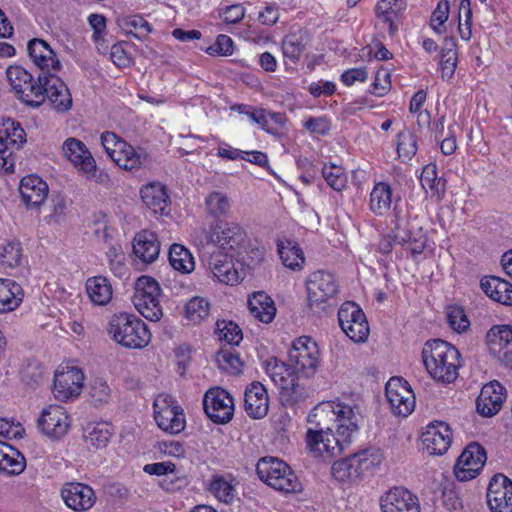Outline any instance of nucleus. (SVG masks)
Instances as JSON below:
<instances>
[{"label": "nucleus", "mask_w": 512, "mask_h": 512, "mask_svg": "<svg viewBox=\"0 0 512 512\" xmlns=\"http://www.w3.org/2000/svg\"><path fill=\"white\" fill-rule=\"evenodd\" d=\"M265 370L279 390L280 402L288 401V365L276 357H271L265 362Z\"/></svg>", "instance_id": "37"}, {"label": "nucleus", "mask_w": 512, "mask_h": 512, "mask_svg": "<svg viewBox=\"0 0 512 512\" xmlns=\"http://www.w3.org/2000/svg\"><path fill=\"white\" fill-rule=\"evenodd\" d=\"M394 219L391 221V233L393 239L398 244L405 246L406 243L411 240V237L416 230L412 222L410 221L407 214H401L399 211L394 209Z\"/></svg>", "instance_id": "42"}, {"label": "nucleus", "mask_w": 512, "mask_h": 512, "mask_svg": "<svg viewBox=\"0 0 512 512\" xmlns=\"http://www.w3.org/2000/svg\"><path fill=\"white\" fill-rule=\"evenodd\" d=\"M60 494L65 505L75 512H86L96 503L95 491L85 483L67 482Z\"/></svg>", "instance_id": "20"}, {"label": "nucleus", "mask_w": 512, "mask_h": 512, "mask_svg": "<svg viewBox=\"0 0 512 512\" xmlns=\"http://www.w3.org/2000/svg\"><path fill=\"white\" fill-rule=\"evenodd\" d=\"M27 51L32 62L41 70L39 75L56 73L62 65L50 45L39 38L28 42Z\"/></svg>", "instance_id": "23"}, {"label": "nucleus", "mask_w": 512, "mask_h": 512, "mask_svg": "<svg viewBox=\"0 0 512 512\" xmlns=\"http://www.w3.org/2000/svg\"><path fill=\"white\" fill-rule=\"evenodd\" d=\"M169 262L173 269L189 274L195 269V262L190 251L181 244H172L169 249Z\"/></svg>", "instance_id": "43"}, {"label": "nucleus", "mask_w": 512, "mask_h": 512, "mask_svg": "<svg viewBox=\"0 0 512 512\" xmlns=\"http://www.w3.org/2000/svg\"><path fill=\"white\" fill-rule=\"evenodd\" d=\"M154 419L160 429L179 434L185 428V416L181 406L168 394H159L153 403Z\"/></svg>", "instance_id": "9"}, {"label": "nucleus", "mask_w": 512, "mask_h": 512, "mask_svg": "<svg viewBox=\"0 0 512 512\" xmlns=\"http://www.w3.org/2000/svg\"><path fill=\"white\" fill-rule=\"evenodd\" d=\"M176 465L172 462H158L146 464L143 471L149 475L163 476L160 486L165 491L171 492L179 488L176 482L179 480L175 475Z\"/></svg>", "instance_id": "40"}, {"label": "nucleus", "mask_w": 512, "mask_h": 512, "mask_svg": "<svg viewBox=\"0 0 512 512\" xmlns=\"http://www.w3.org/2000/svg\"><path fill=\"white\" fill-rule=\"evenodd\" d=\"M505 392V388L498 381L485 384L476 400L478 413L485 417L497 414L506 397Z\"/></svg>", "instance_id": "26"}, {"label": "nucleus", "mask_w": 512, "mask_h": 512, "mask_svg": "<svg viewBox=\"0 0 512 512\" xmlns=\"http://www.w3.org/2000/svg\"><path fill=\"white\" fill-rule=\"evenodd\" d=\"M420 182L424 189L429 188L436 193L444 190V181L437 176V168L434 164H428L423 168Z\"/></svg>", "instance_id": "57"}, {"label": "nucleus", "mask_w": 512, "mask_h": 512, "mask_svg": "<svg viewBox=\"0 0 512 512\" xmlns=\"http://www.w3.org/2000/svg\"><path fill=\"white\" fill-rule=\"evenodd\" d=\"M386 398L395 415L406 417L415 408V395L408 382L398 378H391L385 387Z\"/></svg>", "instance_id": "13"}, {"label": "nucleus", "mask_w": 512, "mask_h": 512, "mask_svg": "<svg viewBox=\"0 0 512 512\" xmlns=\"http://www.w3.org/2000/svg\"><path fill=\"white\" fill-rule=\"evenodd\" d=\"M48 185L37 175H28L21 179L19 192L28 209L39 208L48 196Z\"/></svg>", "instance_id": "29"}, {"label": "nucleus", "mask_w": 512, "mask_h": 512, "mask_svg": "<svg viewBox=\"0 0 512 512\" xmlns=\"http://www.w3.org/2000/svg\"><path fill=\"white\" fill-rule=\"evenodd\" d=\"M203 408L207 417L216 424L230 422L234 415L233 397L220 387L210 388L203 397Z\"/></svg>", "instance_id": "12"}, {"label": "nucleus", "mask_w": 512, "mask_h": 512, "mask_svg": "<svg viewBox=\"0 0 512 512\" xmlns=\"http://www.w3.org/2000/svg\"><path fill=\"white\" fill-rule=\"evenodd\" d=\"M111 431L107 424H97L87 435V441L97 449L104 448L110 441Z\"/></svg>", "instance_id": "58"}, {"label": "nucleus", "mask_w": 512, "mask_h": 512, "mask_svg": "<svg viewBox=\"0 0 512 512\" xmlns=\"http://www.w3.org/2000/svg\"><path fill=\"white\" fill-rule=\"evenodd\" d=\"M48 209L49 213L44 217V222L47 225L57 228L65 224L67 219V204L63 195H53Z\"/></svg>", "instance_id": "45"}, {"label": "nucleus", "mask_w": 512, "mask_h": 512, "mask_svg": "<svg viewBox=\"0 0 512 512\" xmlns=\"http://www.w3.org/2000/svg\"><path fill=\"white\" fill-rule=\"evenodd\" d=\"M209 302L202 297H193L185 305V317L193 324L200 323L209 315Z\"/></svg>", "instance_id": "47"}, {"label": "nucleus", "mask_w": 512, "mask_h": 512, "mask_svg": "<svg viewBox=\"0 0 512 512\" xmlns=\"http://www.w3.org/2000/svg\"><path fill=\"white\" fill-rule=\"evenodd\" d=\"M25 467V457L13 446L0 441V472L7 475H19Z\"/></svg>", "instance_id": "34"}, {"label": "nucleus", "mask_w": 512, "mask_h": 512, "mask_svg": "<svg viewBox=\"0 0 512 512\" xmlns=\"http://www.w3.org/2000/svg\"><path fill=\"white\" fill-rule=\"evenodd\" d=\"M382 512H420L418 498L403 487H393L380 498Z\"/></svg>", "instance_id": "24"}, {"label": "nucleus", "mask_w": 512, "mask_h": 512, "mask_svg": "<svg viewBox=\"0 0 512 512\" xmlns=\"http://www.w3.org/2000/svg\"><path fill=\"white\" fill-rule=\"evenodd\" d=\"M490 353L502 364L512 367V326L495 325L486 335Z\"/></svg>", "instance_id": "22"}, {"label": "nucleus", "mask_w": 512, "mask_h": 512, "mask_svg": "<svg viewBox=\"0 0 512 512\" xmlns=\"http://www.w3.org/2000/svg\"><path fill=\"white\" fill-rule=\"evenodd\" d=\"M208 212L214 217H221L228 214L230 201L228 197L220 192H212L205 201Z\"/></svg>", "instance_id": "50"}, {"label": "nucleus", "mask_w": 512, "mask_h": 512, "mask_svg": "<svg viewBox=\"0 0 512 512\" xmlns=\"http://www.w3.org/2000/svg\"><path fill=\"white\" fill-rule=\"evenodd\" d=\"M269 400L266 388L260 382H252L244 392V410L253 419H262L268 413Z\"/></svg>", "instance_id": "30"}, {"label": "nucleus", "mask_w": 512, "mask_h": 512, "mask_svg": "<svg viewBox=\"0 0 512 512\" xmlns=\"http://www.w3.org/2000/svg\"><path fill=\"white\" fill-rule=\"evenodd\" d=\"M100 139L105 152L112 160L117 154V150H120L122 147H125L126 143V141L121 139L114 132L110 131L102 133Z\"/></svg>", "instance_id": "62"}, {"label": "nucleus", "mask_w": 512, "mask_h": 512, "mask_svg": "<svg viewBox=\"0 0 512 512\" xmlns=\"http://www.w3.org/2000/svg\"><path fill=\"white\" fill-rule=\"evenodd\" d=\"M383 461L380 449L369 447L339 461L331 467L332 476L342 483H355L374 473Z\"/></svg>", "instance_id": "4"}, {"label": "nucleus", "mask_w": 512, "mask_h": 512, "mask_svg": "<svg viewBox=\"0 0 512 512\" xmlns=\"http://www.w3.org/2000/svg\"><path fill=\"white\" fill-rule=\"evenodd\" d=\"M40 431L50 439L59 440L69 431L71 422L66 410L58 405L44 408L37 420Z\"/></svg>", "instance_id": "14"}, {"label": "nucleus", "mask_w": 512, "mask_h": 512, "mask_svg": "<svg viewBox=\"0 0 512 512\" xmlns=\"http://www.w3.org/2000/svg\"><path fill=\"white\" fill-rule=\"evenodd\" d=\"M62 152L65 158L82 173L87 179L97 183H105L108 174L101 171L97 174V165L94 157L87 146L77 138H67L62 145Z\"/></svg>", "instance_id": "8"}, {"label": "nucleus", "mask_w": 512, "mask_h": 512, "mask_svg": "<svg viewBox=\"0 0 512 512\" xmlns=\"http://www.w3.org/2000/svg\"><path fill=\"white\" fill-rule=\"evenodd\" d=\"M303 126L312 134L326 135L331 128V122L326 116L309 117Z\"/></svg>", "instance_id": "64"}, {"label": "nucleus", "mask_w": 512, "mask_h": 512, "mask_svg": "<svg viewBox=\"0 0 512 512\" xmlns=\"http://www.w3.org/2000/svg\"><path fill=\"white\" fill-rule=\"evenodd\" d=\"M460 353L450 343L433 339L425 343L422 359L431 377L443 383H452L458 377Z\"/></svg>", "instance_id": "2"}, {"label": "nucleus", "mask_w": 512, "mask_h": 512, "mask_svg": "<svg viewBox=\"0 0 512 512\" xmlns=\"http://www.w3.org/2000/svg\"><path fill=\"white\" fill-rule=\"evenodd\" d=\"M486 497L491 512H512V481L504 474H495L489 482Z\"/></svg>", "instance_id": "19"}, {"label": "nucleus", "mask_w": 512, "mask_h": 512, "mask_svg": "<svg viewBox=\"0 0 512 512\" xmlns=\"http://www.w3.org/2000/svg\"><path fill=\"white\" fill-rule=\"evenodd\" d=\"M86 292L94 305H107L113 295V289L110 281L105 276H93L86 280Z\"/></svg>", "instance_id": "38"}, {"label": "nucleus", "mask_w": 512, "mask_h": 512, "mask_svg": "<svg viewBox=\"0 0 512 512\" xmlns=\"http://www.w3.org/2000/svg\"><path fill=\"white\" fill-rule=\"evenodd\" d=\"M23 297L24 291L20 284L12 279H0V313L18 308Z\"/></svg>", "instance_id": "36"}, {"label": "nucleus", "mask_w": 512, "mask_h": 512, "mask_svg": "<svg viewBox=\"0 0 512 512\" xmlns=\"http://www.w3.org/2000/svg\"><path fill=\"white\" fill-rule=\"evenodd\" d=\"M124 26L128 34L138 39L147 36L151 31L150 24L141 16H131L124 21Z\"/></svg>", "instance_id": "59"}, {"label": "nucleus", "mask_w": 512, "mask_h": 512, "mask_svg": "<svg viewBox=\"0 0 512 512\" xmlns=\"http://www.w3.org/2000/svg\"><path fill=\"white\" fill-rule=\"evenodd\" d=\"M6 79L15 97L22 103L37 108L43 104L41 85L43 81L20 65H10L6 69Z\"/></svg>", "instance_id": "5"}, {"label": "nucleus", "mask_w": 512, "mask_h": 512, "mask_svg": "<svg viewBox=\"0 0 512 512\" xmlns=\"http://www.w3.org/2000/svg\"><path fill=\"white\" fill-rule=\"evenodd\" d=\"M83 383L84 374L81 369L66 366L55 372L53 394L58 400L67 401L80 394Z\"/></svg>", "instance_id": "17"}, {"label": "nucleus", "mask_w": 512, "mask_h": 512, "mask_svg": "<svg viewBox=\"0 0 512 512\" xmlns=\"http://www.w3.org/2000/svg\"><path fill=\"white\" fill-rule=\"evenodd\" d=\"M25 142L26 133L18 122L12 119L3 122V129H0V171H14L13 148L19 149Z\"/></svg>", "instance_id": "10"}, {"label": "nucleus", "mask_w": 512, "mask_h": 512, "mask_svg": "<svg viewBox=\"0 0 512 512\" xmlns=\"http://www.w3.org/2000/svg\"><path fill=\"white\" fill-rule=\"evenodd\" d=\"M208 490L218 501L225 504L232 503L236 494L233 480L222 475H216L212 478Z\"/></svg>", "instance_id": "44"}, {"label": "nucleus", "mask_w": 512, "mask_h": 512, "mask_svg": "<svg viewBox=\"0 0 512 512\" xmlns=\"http://www.w3.org/2000/svg\"><path fill=\"white\" fill-rule=\"evenodd\" d=\"M392 203V189L389 184L379 182L374 185L370 193V209L377 215L386 213Z\"/></svg>", "instance_id": "41"}, {"label": "nucleus", "mask_w": 512, "mask_h": 512, "mask_svg": "<svg viewBox=\"0 0 512 512\" xmlns=\"http://www.w3.org/2000/svg\"><path fill=\"white\" fill-rule=\"evenodd\" d=\"M216 361L219 367L230 374H238L242 370L239 355L230 349H222L217 353Z\"/></svg>", "instance_id": "52"}, {"label": "nucleus", "mask_w": 512, "mask_h": 512, "mask_svg": "<svg viewBox=\"0 0 512 512\" xmlns=\"http://www.w3.org/2000/svg\"><path fill=\"white\" fill-rule=\"evenodd\" d=\"M132 248L137 259L144 264H151L159 256L160 242L153 231L141 230L135 234Z\"/></svg>", "instance_id": "32"}, {"label": "nucleus", "mask_w": 512, "mask_h": 512, "mask_svg": "<svg viewBox=\"0 0 512 512\" xmlns=\"http://www.w3.org/2000/svg\"><path fill=\"white\" fill-rule=\"evenodd\" d=\"M418 150L417 138L409 130H403L398 133L397 153L402 161L411 160Z\"/></svg>", "instance_id": "48"}, {"label": "nucleus", "mask_w": 512, "mask_h": 512, "mask_svg": "<svg viewBox=\"0 0 512 512\" xmlns=\"http://www.w3.org/2000/svg\"><path fill=\"white\" fill-rule=\"evenodd\" d=\"M288 464L275 457H263L256 465L258 477L275 490L288 492Z\"/></svg>", "instance_id": "21"}, {"label": "nucleus", "mask_w": 512, "mask_h": 512, "mask_svg": "<svg viewBox=\"0 0 512 512\" xmlns=\"http://www.w3.org/2000/svg\"><path fill=\"white\" fill-rule=\"evenodd\" d=\"M208 268L217 281L226 285H235L243 278L232 256L227 253L212 254L208 260Z\"/></svg>", "instance_id": "27"}, {"label": "nucleus", "mask_w": 512, "mask_h": 512, "mask_svg": "<svg viewBox=\"0 0 512 512\" xmlns=\"http://www.w3.org/2000/svg\"><path fill=\"white\" fill-rule=\"evenodd\" d=\"M319 364L317 343L309 336H301L290 346V376L309 378L316 372Z\"/></svg>", "instance_id": "6"}, {"label": "nucleus", "mask_w": 512, "mask_h": 512, "mask_svg": "<svg viewBox=\"0 0 512 512\" xmlns=\"http://www.w3.org/2000/svg\"><path fill=\"white\" fill-rule=\"evenodd\" d=\"M447 321L449 326L457 332L465 331L470 322L460 307H451L447 313Z\"/></svg>", "instance_id": "63"}, {"label": "nucleus", "mask_w": 512, "mask_h": 512, "mask_svg": "<svg viewBox=\"0 0 512 512\" xmlns=\"http://www.w3.org/2000/svg\"><path fill=\"white\" fill-rule=\"evenodd\" d=\"M144 205L155 215L170 213V199L166 187L159 182L148 183L140 190Z\"/></svg>", "instance_id": "31"}, {"label": "nucleus", "mask_w": 512, "mask_h": 512, "mask_svg": "<svg viewBox=\"0 0 512 512\" xmlns=\"http://www.w3.org/2000/svg\"><path fill=\"white\" fill-rule=\"evenodd\" d=\"M306 288L310 306L325 303L338 292L334 275L325 271L312 273L306 280Z\"/></svg>", "instance_id": "18"}, {"label": "nucleus", "mask_w": 512, "mask_h": 512, "mask_svg": "<svg viewBox=\"0 0 512 512\" xmlns=\"http://www.w3.org/2000/svg\"><path fill=\"white\" fill-rule=\"evenodd\" d=\"M248 308L253 317L263 323H270L276 314L273 300L265 292H254L248 298Z\"/></svg>", "instance_id": "35"}, {"label": "nucleus", "mask_w": 512, "mask_h": 512, "mask_svg": "<svg viewBox=\"0 0 512 512\" xmlns=\"http://www.w3.org/2000/svg\"><path fill=\"white\" fill-rule=\"evenodd\" d=\"M22 249L19 242H9L0 247V264L4 268H14L21 260Z\"/></svg>", "instance_id": "55"}, {"label": "nucleus", "mask_w": 512, "mask_h": 512, "mask_svg": "<svg viewBox=\"0 0 512 512\" xmlns=\"http://www.w3.org/2000/svg\"><path fill=\"white\" fill-rule=\"evenodd\" d=\"M161 289L158 282L149 276L136 281L133 303L137 311L150 321H158L163 315L160 304Z\"/></svg>", "instance_id": "7"}, {"label": "nucleus", "mask_w": 512, "mask_h": 512, "mask_svg": "<svg viewBox=\"0 0 512 512\" xmlns=\"http://www.w3.org/2000/svg\"><path fill=\"white\" fill-rule=\"evenodd\" d=\"M405 8L406 0H380L376 5L375 13L378 18H381L384 23L388 24L389 32L394 34L396 28L391 14H398L405 10Z\"/></svg>", "instance_id": "46"}, {"label": "nucleus", "mask_w": 512, "mask_h": 512, "mask_svg": "<svg viewBox=\"0 0 512 512\" xmlns=\"http://www.w3.org/2000/svg\"><path fill=\"white\" fill-rule=\"evenodd\" d=\"M146 160L147 154L143 150H136L126 142L125 147L117 150V154L112 161L123 170L135 171L139 170Z\"/></svg>", "instance_id": "39"}, {"label": "nucleus", "mask_w": 512, "mask_h": 512, "mask_svg": "<svg viewBox=\"0 0 512 512\" xmlns=\"http://www.w3.org/2000/svg\"><path fill=\"white\" fill-rule=\"evenodd\" d=\"M107 333L118 345L129 349H141L151 341V333L146 323L130 313H118L111 316Z\"/></svg>", "instance_id": "3"}, {"label": "nucleus", "mask_w": 512, "mask_h": 512, "mask_svg": "<svg viewBox=\"0 0 512 512\" xmlns=\"http://www.w3.org/2000/svg\"><path fill=\"white\" fill-rule=\"evenodd\" d=\"M449 16V2L447 0H441L431 16V27L437 32L442 33L443 27Z\"/></svg>", "instance_id": "61"}, {"label": "nucleus", "mask_w": 512, "mask_h": 512, "mask_svg": "<svg viewBox=\"0 0 512 512\" xmlns=\"http://www.w3.org/2000/svg\"><path fill=\"white\" fill-rule=\"evenodd\" d=\"M342 331L354 342H364L369 335V325L362 309L354 302H344L338 311Z\"/></svg>", "instance_id": "11"}, {"label": "nucleus", "mask_w": 512, "mask_h": 512, "mask_svg": "<svg viewBox=\"0 0 512 512\" xmlns=\"http://www.w3.org/2000/svg\"><path fill=\"white\" fill-rule=\"evenodd\" d=\"M217 330L219 332V339L227 342L229 345H239L243 339L241 329L232 321L223 320L217 322Z\"/></svg>", "instance_id": "54"}, {"label": "nucleus", "mask_w": 512, "mask_h": 512, "mask_svg": "<svg viewBox=\"0 0 512 512\" xmlns=\"http://www.w3.org/2000/svg\"><path fill=\"white\" fill-rule=\"evenodd\" d=\"M422 443L430 455H443L451 445V431L444 422L431 423L422 434Z\"/></svg>", "instance_id": "28"}, {"label": "nucleus", "mask_w": 512, "mask_h": 512, "mask_svg": "<svg viewBox=\"0 0 512 512\" xmlns=\"http://www.w3.org/2000/svg\"><path fill=\"white\" fill-rule=\"evenodd\" d=\"M106 258L111 272L115 276L122 277L126 271L125 255L122 247L120 245H111L106 252Z\"/></svg>", "instance_id": "56"}, {"label": "nucleus", "mask_w": 512, "mask_h": 512, "mask_svg": "<svg viewBox=\"0 0 512 512\" xmlns=\"http://www.w3.org/2000/svg\"><path fill=\"white\" fill-rule=\"evenodd\" d=\"M307 446L316 456L332 458L347 446L353 434L360 429V406L353 401H325L319 403L308 415Z\"/></svg>", "instance_id": "1"}, {"label": "nucleus", "mask_w": 512, "mask_h": 512, "mask_svg": "<svg viewBox=\"0 0 512 512\" xmlns=\"http://www.w3.org/2000/svg\"><path fill=\"white\" fill-rule=\"evenodd\" d=\"M322 176L335 191H342L347 185V175L344 168L336 164H325L322 168Z\"/></svg>", "instance_id": "49"}, {"label": "nucleus", "mask_w": 512, "mask_h": 512, "mask_svg": "<svg viewBox=\"0 0 512 512\" xmlns=\"http://www.w3.org/2000/svg\"><path fill=\"white\" fill-rule=\"evenodd\" d=\"M43 103L47 99L52 108L57 112H67L72 107V96L67 85L56 74L49 73L39 75Z\"/></svg>", "instance_id": "15"}, {"label": "nucleus", "mask_w": 512, "mask_h": 512, "mask_svg": "<svg viewBox=\"0 0 512 512\" xmlns=\"http://www.w3.org/2000/svg\"><path fill=\"white\" fill-rule=\"evenodd\" d=\"M89 395L93 404L98 406L109 402L112 390L105 380L96 378L89 385Z\"/></svg>", "instance_id": "53"}, {"label": "nucleus", "mask_w": 512, "mask_h": 512, "mask_svg": "<svg viewBox=\"0 0 512 512\" xmlns=\"http://www.w3.org/2000/svg\"><path fill=\"white\" fill-rule=\"evenodd\" d=\"M483 292L492 300L512 306V284L496 276H485L480 281Z\"/></svg>", "instance_id": "33"}, {"label": "nucleus", "mask_w": 512, "mask_h": 512, "mask_svg": "<svg viewBox=\"0 0 512 512\" xmlns=\"http://www.w3.org/2000/svg\"><path fill=\"white\" fill-rule=\"evenodd\" d=\"M487 455L484 447L470 443L459 456L455 465V475L460 481L474 479L486 463Z\"/></svg>", "instance_id": "16"}, {"label": "nucleus", "mask_w": 512, "mask_h": 512, "mask_svg": "<svg viewBox=\"0 0 512 512\" xmlns=\"http://www.w3.org/2000/svg\"><path fill=\"white\" fill-rule=\"evenodd\" d=\"M245 239L246 233L240 225L220 223L212 229L210 237L207 238V243L211 242L223 250L233 251L241 247Z\"/></svg>", "instance_id": "25"}, {"label": "nucleus", "mask_w": 512, "mask_h": 512, "mask_svg": "<svg viewBox=\"0 0 512 512\" xmlns=\"http://www.w3.org/2000/svg\"><path fill=\"white\" fill-rule=\"evenodd\" d=\"M454 42H450V47L443 48L441 51V76L443 80H449L457 67V51L454 48Z\"/></svg>", "instance_id": "51"}, {"label": "nucleus", "mask_w": 512, "mask_h": 512, "mask_svg": "<svg viewBox=\"0 0 512 512\" xmlns=\"http://www.w3.org/2000/svg\"><path fill=\"white\" fill-rule=\"evenodd\" d=\"M233 51V40L229 36L224 34L218 35L215 43L206 49V52L212 56H230L233 54Z\"/></svg>", "instance_id": "60"}]
</instances>
